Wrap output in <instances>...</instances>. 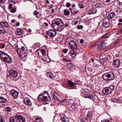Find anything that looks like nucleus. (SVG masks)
<instances>
[{
  "mask_svg": "<svg viewBox=\"0 0 122 122\" xmlns=\"http://www.w3.org/2000/svg\"><path fill=\"white\" fill-rule=\"evenodd\" d=\"M0 25L5 28L8 27L9 26L8 23L5 21H2L0 22Z\"/></svg>",
  "mask_w": 122,
  "mask_h": 122,
  "instance_id": "obj_15",
  "label": "nucleus"
},
{
  "mask_svg": "<svg viewBox=\"0 0 122 122\" xmlns=\"http://www.w3.org/2000/svg\"><path fill=\"white\" fill-rule=\"evenodd\" d=\"M108 73L109 77L108 79L109 81H112L114 80L115 77L112 71H111L108 72Z\"/></svg>",
  "mask_w": 122,
  "mask_h": 122,
  "instance_id": "obj_12",
  "label": "nucleus"
},
{
  "mask_svg": "<svg viewBox=\"0 0 122 122\" xmlns=\"http://www.w3.org/2000/svg\"><path fill=\"white\" fill-rule=\"evenodd\" d=\"M73 23L74 24H73V25H75L78 23V22L77 21H76L75 22H74Z\"/></svg>",
  "mask_w": 122,
  "mask_h": 122,
  "instance_id": "obj_64",
  "label": "nucleus"
},
{
  "mask_svg": "<svg viewBox=\"0 0 122 122\" xmlns=\"http://www.w3.org/2000/svg\"><path fill=\"white\" fill-rule=\"evenodd\" d=\"M118 99L116 98H114L112 100V101L114 103L117 102Z\"/></svg>",
  "mask_w": 122,
  "mask_h": 122,
  "instance_id": "obj_47",
  "label": "nucleus"
},
{
  "mask_svg": "<svg viewBox=\"0 0 122 122\" xmlns=\"http://www.w3.org/2000/svg\"><path fill=\"white\" fill-rule=\"evenodd\" d=\"M120 61L119 59H116L114 60L113 62V65L116 67H118L120 65Z\"/></svg>",
  "mask_w": 122,
  "mask_h": 122,
  "instance_id": "obj_13",
  "label": "nucleus"
},
{
  "mask_svg": "<svg viewBox=\"0 0 122 122\" xmlns=\"http://www.w3.org/2000/svg\"><path fill=\"white\" fill-rule=\"evenodd\" d=\"M115 86L113 85H111L108 87H105L103 89L102 91L105 94L107 95L111 94L114 89Z\"/></svg>",
  "mask_w": 122,
  "mask_h": 122,
  "instance_id": "obj_4",
  "label": "nucleus"
},
{
  "mask_svg": "<svg viewBox=\"0 0 122 122\" xmlns=\"http://www.w3.org/2000/svg\"><path fill=\"white\" fill-rule=\"evenodd\" d=\"M66 6L67 7H69L71 5V4L67 2L66 4Z\"/></svg>",
  "mask_w": 122,
  "mask_h": 122,
  "instance_id": "obj_52",
  "label": "nucleus"
},
{
  "mask_svg": "<svg viewBox=\"0 0 122 122\" xmlns=\"http://www.w3.org/2000/svg\"><path fill=\"white\" fill-rule=\"evenodd\" d=\"M64 14L68 16L70 14V12L68 10H64Z\"/></svg>",
  "mask_w": 122,
  "mask_h": 122,
  "instance_id": "obj_32",
  "label": "nucleus"
},
{
  "mask_svg": "<svg viewBox=\"0 0 122 122\" xmlns=\"http://www.w3.org/2000/svg\"><path fill=\"white\" fill-rule=\"evenodd\" d=\"M84 42V41L83 39H81L80 41V43L81 44H83Z\"/></svg>",
  "mask_w": 122,
  "mask_h": 122,
  "instance_id": "obj_60",
  "label": "nucleus"
},
{
  "mask_svg": "<svg viewBox=\"0 0 122 122\" xmlns=\"http://www.w3.org/2000/svg\"><path fill=\"white\" fill-rule=\"evenodd\" d=\"M75 84L76 85H80L81 84V81L79 80H75Z\"/></svg>",
  "mask_w": 122,
  "mask_h": 122,
  "instance_id": "obj_36",
  "label": "nucleus"
},
{
  "mask_svg": "<svg viewBox=\"0 0 122 122\" xmlns=\"http://www.w3.org/2000/svg\"><path fill=\"white\" fill-rule=\"evenodd\" d=\"M104 42H102V43L99 45L98 46V48L99 49H100L102 48H104L103 47V44Z\"/></svg>",
  "mask_w": 122,
  "mask_h": 122,
  "instance_id": "obj_41",
  "label": "nucleus"
},
{
  "mask_svg": "<svg viewBox=\"0 0 122 122\" xmlns=\"http://www.w3.org/2000/svg\"><path fill=\"white\" fill-rule=\"evenodd\" d=\"M5 33V30L0 29V33H1L4 34Z\"/></svg>",
  "mask_w": 122,
  "mask_h": 122,
  "instance_id": "obj_49",
  "label": "nucleus"
},
{
  "mask_svg": "<svg viewBox=\"0 0 122 122\" xmlns=\"http://www.w3.org/2000/svg\"><path fill=\"white\" fill-rule=\"evenodd\" d=\"M7 101L6 99L0 96V103H5Z\"/></svg>",
  "mask_w": 122,
  "mask_h": 122,
  "instance_id": "obj_24",
  "label": "nucleus"
},
{
  "mask_svg": "<svg viewBox=\"0 0 122 122\" xmlns=\"http://www.w3.org/2000/svg\"><path fill=\"white\" fill-rule=\"evenodd\" d=\"M9 74L11 77L15 78L17 77L18 73L15 70H10L9 71Z\"/></svg>",
  "mask_w": 122,
  "mask_h": 122,
  "instance_id": "obj_6",
  "label": "nucleus"
},
{
  "mask_svg": "<svg viewBox=\"0 0 122 122\" xmlns=\"http://www.w3.org/2000/svg\"><path fill=\"white\" fill-rule=\"evenodd\" d=\"M86 97L87 98H88L90 99H92L93 98V97L92 95L91 94H89L87 95L86 96Z\"/></svg>",
  "mask_w": 122,
  "mask_h": 122,
  "instance_id": "obj_31",
  "label": "nucleus"
},
{
  "mask_svg": "<svg viewBox=\"0 0 122 122\" xmlns=\"http://www.w3.org/2000/svg\"><path fill=\"white\" fill-rule=\"evenodd\" d=\"M107 35L106 34H105L102 37V38H105L107 37Z\"/></svg>",
  "mask_w": 122,
  "mask_h": 122,
  "instance_id": "obj_51",
  "label": "nucleus"
},
{
  "mask_svg": "<svg viewBox=\"0 0 122 122\" xmlns=\"http://www.w3.org/2000/svg\"><path fill=\"white\" fill-rule=\"evenodd\" d=\"M36 122H42V118L40 117H37L35 119Z\"/></svg>",
  "mask_w": 122,
  "mask_h": 122,
  "instance_id": "obj_33",
  "label": "nucleus"
},
{
  "mask_svg": "<svg viewBox=\"0 0 122 122\" xmlns=\"http://www.w3.org/2000/svg\"><path fill=\"white\" fill-rule=\"evenodd\" d=\"M61 102L62 105L66 106L71 102V100L69 99H65L62 100Z\"/></svg>",
  "mask_w": 122,
  "mask_h": 122,
  "instance_id": "obj_14",
  "label": "nucleus"
},
{
  "mask_svg": "<svg viewBox=\"0 0 122 122\" xmlns=\"http://www.w3.org/2000/svg\"><path fill=\"white\" fill-rule=\"evenodd\" d=\"M92 112L90 111L88 112L87 115V117H85V120L87 122H90L91 119L92 117Z\"/></svg>",
  "mask_w": 122,
  "mask_h": 122,
  "instance_id": "obj_10",
  "label": "nucleus"
},
{
  "mask_svg": "<svg viewBox=\"0 0 122 122\" xmlns=\"http://www.w3.org/2000/svg\"><path fill=\"white\" fill-rule=\"evenodd\" d=\"M101 4L100 3H97L95 6H98L100 5Z\"/></svg>",
  "mask_w": 122,
  "mask_h": 122,
  "instance_id": "obj_62",
  "label": "nucleus"
},
{
  "mask_svg": "<svg viewBox=\"0 0 122 122\" xmlns=\"http://www.w3.org/2000/svg\"><path fill=\"white\" fill-rule=\"evenodd\" d=\"M10 122H15V119L13 117H10Z\"/></svg>",
  "mask_w": 122,
  "mask_h": 122,
  "instance_id": "obj_38",
  "label": "nucleus"
},
{
  "mask_svg": "<svg viewBox=\"0 0 122 122\" xmlns=\"http://www.w3.org/2000/svg\"><path fill=\"white\" fill-rule=\"evenodd\" d=\"M15 118L17 122H25V118L21 116L16 115L15 116Z\"/></svg>",
  "mask_w": 122,
  "mask_h": 122,
  "instance_id": "obj_7",
  "label": "nucleus"
},
{
  "mask_svg": "<svg viewBox=\"0 0 122 122\" xmlns=\"http://www.w3.org/2000/svg\"><path fill=\"white\" fill-rule=\"evenodd\" d=\"M12 6V5L11 4H10L9 5V9H10L11 8Z\"/></svg>",
  "mask_w": 122,
  "mask_h": 122,
  "instance_id": "obj_61",
  "label": "nucleus"
},
{
  "mask_svg": "<svg viewBox=\"0 0 122 122\" xmlns=\"http://www.w3.org/2000/svg\"><path fill=\"white\" fill-rule=\"evenodd\" d=\"M104 26L106 28L108 27L110 25V23L109 21H105L103 23Z\"/></svg>",
  "mask_w": 122,
  "mask_h": 122,
  "instance_id": "obj_21",
  "label": "nucleus"
},
{
  "mask_svg": "<svg viewBox=\"0 0 122 122\" xmlns=\"http://www.w3.org/2000/svg\"><path fill=\"white\" fill-rule=\"evenodd\" d=\"M21 53H20V56L21 59L22 60L23 59V58H25L27 56V53L25 52H21Z\"/></svg>",
  "mask_w": 122,
  "mask_h": 122,
  "instance_id": "obj_19",
  "label": "nucleus"
},
{
  "mask_svg": "<svg viewBox=\"0 0 122 122\" xmlns=\"http://www.w3.org/2000/svg\"><path fill=\"white\" fill-rule=\"evenodd\" d=\"M73 50H72L70 51V54L72 57L75 58L76 56V54Z\"/></svg>",
  "mask_w": 122,
  "mask_h": 122,
  "instance_id": "obj_23",
  "label": "nucleus"
},
{
  "mask_svg": "<svg viewBox=\"0 0 122 122\" xmlns=\"http://www.w3.org/2000/svg\"><path fill=\"white\" fill-rule=\"evenodd\" d=\"M51 26L56 31L61 32L63 30L64 23L61 19L56 18L52 20Z\"/></svg>",
  "mask_w": 122,
  "mask_h": 122,
  "instance_id": "obj_1",
  "label": "nucleus"
},
{
  "mask_svg": "<svg viewBox=\"0 0 122 122\" xmlns=\"http://www.w3.org/2000/svg\"><path fill=\"white\" fill-rule=\"evenodd\" d=\"M79 7L81 8H83V5L82 4H79L78 5Z\"/></svg>",
  "mask_w": 122,
  "mask_h": 122,
  "instance_id": "obj_56",
  "label": "nucleus"
},
{
  "mask_svg": "<svg viewBox=\"0 0 122 122\" xmlns=\"http://www.w3.org/2000/svg\"><path fill=\"white\" fill-rule=\"evenodd\" d=\"M23 101L24 104L26 105L31 106L32 105L31 102L29 97H25Z\"/></svg>",
  "mask_w": 122,
  "mask_h": 122,
  "instance_id": "obj_11",
  "label": "nucleus"
},
{
  "mask_svg": "<svg viewBox=\"0 0 122 122\" xmlns=\"http://www.w3.org/2000/svg\"><path fill=\"white\" fill-rule=\"evenodd\" d=\"M57 96V93L56 92H54L53 94V98L57 100H58V98Z\"/></svg>",
  "mask_w": 122,
  "mask_h": 122,
  "instance_id": "obj_28",
  "label": "nucleus"
},
{
  "mask_svg": "<svg viewBox=\"0 0 122 122\" xmlns=\"http://www.w3.org/2000/svg\"><path fill=\"white\" fill-rule=\"evenodd\" d=\"M5 46V44L1 43L0 44V48L1 49L4 48Z\"/></svg>",
  "mask_w": 122,
  "mask_h": 122,
  "instance_id": "obj_43",
  "label": "nucleus"
},
{
  "mask_svg": "<svg viewBox=\"0 0 122 122\" xmlns=\"http://www.w3.org/2000/svg\"><path fill=\"white\" fill-rule=\"evenodd\" d=\"M61 61H65V62H68L70 61V60H69V57L68 56H66L64 58L62 59Z\"/></svg>",
  "mask_w": 122,
  "mask_h": 122,
  "instance_id": "obj_29",
  "label": "nucleus"
},
{
  "mask_svg": "<svg viewBox=\"0 0 122 122\" xmlns=\"http://www.w3.org/2000/svg\"><path fill=\"white\" fill-rule=\"evenodd\" d=\"M73 66V65L71 63H68L67 65V68L69 69L71 68Z\"/></svg>",
  "mask_w": 122,
  "mask_h": 122,
  "instance_id": "obj_37",
  "label": "nucleus"
},
{
  "mask_svg": "<svg viewBox=\"0 0 122 122\" xmlns=\"http://www.w3.org/2000/svg\"><path fill=\"white\" fill-rule=\"evenodd\" d=\"M119 44V41H117L115 42L114 44V46H115Z\"/></svg>",
  "mask_w": 122,
  "mask_h": 122,
  "instance_id": "obj_50",
  "label": "nucleus"
},
{
  "mask_svg": "<svg viewBox=\"0 0 122 122\" xmlns=\"http://www.w3.org/2000/svg\"><path fill=\"white\" fill-rule=\"evenodd\" d=\"M19 92L16 90L13 89L11 90L10 94H11L15 99H16L18 97Z\"/></svg>",
  "mask_w": 122,
  "mask_h": 122,
  "instance_id": "obj_9",
  "label": "nucleus"
},
{
  "mask_svg": "<svg viewBox=\"0 0 122 122\" xmlns=\"http://www.w3.org/2000/svg\"><path fill=\"white\" fill-rule=\"evenodd\" d=\"M69 44L70 47L72 50L76 51L77 50V45L74 41H71L69 43Z\"/></svg>",
  "mask_w": 122,
  "mask_h": 122,
  "instance_id": "obj_5",
  "label": "nucleus"
},
{
  "mask_svg": "<svg viewBox=\"0 0 122 122\" xmlns=\"http://www.w3.org/2000/svg\"><path fill=\"white\" fill-rule=\"evenodd\" d=\"M68 86L70 87H73L75 85V83L70 80H68Z\"/></svg>",
  "mask_w": 122,
  "mask_h": 122,
  "instance_id": "obj_26",
  "label": "nucleus"
},
{
  "mask_svg": "<svg viewBox=\"0 0 122 122\" xmlns=\"http://www.w3.org/2000/svg\"><path fill=\"white\" fill-rule=\"evenodd\" d=\"M16 8L15 7L14 8H12L10 12L12 13H14L16 11Z\"/></svg>",
  "mask_w": 122,
  "mask_h": 122,
  "instance_id": "obj_44",
  "label": "nucleus"
},
{
  "mask_svg": "<svg viewBox=\"0 0 122 122\" xmlns=\"http://www.w3.org/2000/svg\"><path fill=\"white\" fill-rule=\"evenodd\" d=\"M61 121L63 122H70L69 119L66 117H65L64 119L61 120Z\"/></svg>",
  "mask_w": 122,
  "mask_h": 122,
  "instance_id": "obj_30",
  "label": "nucleus"
},
{
  "mask_svg": "<svg viewBox=\"0 0 122 122\" xmlns=\"http://www.w3.org/2000/svg\"><path fill=\"white\" fill-rule=\"evenodd\" d=\"M70 10L71 12V15H72L76 14L79 11L78 10L74 8L70 9Z\"/></svg>",
  "mask_w": 122,
  "mask_h": 122,
  "instance_id": "obj_18",
  "label": "nucleus"
},
{
  "mask_svg": "<svg viewBox=\"0 0 122 122\" xmlns=\"http://www.w3.org/2000/svg\"><path fill=\"white\" fill-rule=\"evenodd\" d=\"M81 91V93H88L90 92L89 90L84 88H82Z\"/></svg>",
  "mask_w": 122,
  "mask_h": 122,
  "instance_id": "obj_27",
  "label": "nucleus"
},
{
  "mask_svg": "<svg viewBox=\"0 0 122 122\" xmlns=\"http://www.w3.org/2000/svg\"><path fill=\"white\" fill-rule=\"evenodd\" d=\"M97 10L96 9H92L91 10L89 11V12L87 13V15L91 14H94L96 13Z\"/></svg>",
  "mask_w": 122,
  "mask_h": 122,
  "instance_id": "obj_20",
  "label": "nucleus"
},
{
  "mask_svg": "<svg viewBox=\"0 0 122 122\" xmlns=\"http://www.w3.org/2000/svg\"><path fill=\"white\" fill-rule=\"evenodd\" d=\"M68 51V50L67 49H64L63 50V52L64 53H66Z\"/></svg>",
  "mask_w": 122,
  "mask_h": 122,
  "instance_id": "obj_58",
  "label": "nucleus"
},
{
  "mask_svg": "<svg viewBox=\"0 0 122 122\" xmlns=\"http://www.w3.org/2000/svg\"><path fill=\"white\" fill-rule=\"evenodd\" d=\"M39 12L37 11L36 10L35 11L34 13V15H36L39 14Z\"/></svg>",
  "mask_w": 122,
  "mask_h": 122,
  "instance_id": "obj_53",
  "label": "nucleus"
},
{
  "mask_svg": "<svg viewBox=\"0 0 122 122\" xmlns=\"http://www.w3.org/2000/svg\"><path fill=\"white\" fill-rule=\"evenodd\" d=\"M102 78L105 81H109L108 79V73H106L103 74L102 76Z\"/></svg>",
  "mask_w": 122,
  "mask_h": 122,
  "instance_id": "obj_17",
  "label": "nucleus"
},
{
  "mask_svg": "<svg viewBox=\"0 0 122 122\" xmlns=\"http://www.w3.org/2000/svg\"><path fill=\"white\" fill-rule=\"evenodd\" d=\"M99 42H97L95 43H93L92 44L90 45L91 46L93 47L94 46H95L99 44Z\"/></svg>",
  "mask_w": 122,
  "mask_h": 122,
  "instance_id": "obj_40",
  "label": "nucleus"
},
{
  "mask_svg": "<svg viewBox=\"0 0 122 122\" xmlns=\"http://www.w3.org/2000/svg\"><path fill=\"white\" fill-rule=\"evenodd\" d=\"M81 122H87L85 120V118L84 120L83 119H81L80 120Z\"/></svg>",
  "mask_w": 122,
  "mask_h": 122,
  "instance_id": "obj_55",
  "label": "nucleus"
},
{
  "mask_svg": "<svg viewBox=\"0 0 122 122\" xmlns=\"http://www.w3.org/2000/svg\"><path fill=\"white\" fill-rule=\"evenodd\" d=\"M69 25L67 23L66 24H65V25H64V26H63V27H66L68 26Z\"/></svg>",
  "mask_w": 122,
  "mask_h": 122,
  "instance_id": "obj_63",
  "label": "nucleus"
},
{
  "mask_svg": "<svg viewBox=\"0 0 122 122\" xmlns=\"http://www.w3.org/2000/svg\"><path fill=\"white\" fill-rule=\"evenodd\" d=\"M117 34L118 35L122 34V27L117 32Z\"/></svg>",
  "mask_w": 122,
  "mask_h": 122,
  "instance_id": "obj_46",
  "label": "nucleus"
},
{
  "mask_svg": "<svg viewBox=\"0 0 122 122\" xmlns=\"http://www.w3.org/2000/svg\"><path fill=\"white\" fill-rule=\"evenodd\" d=\"M76 28L78 29H81L83 28V26L82 25H78L77 26Z\"/></svg>",
  "mask_w": 122,
  "mask_h": 122,
  "instance_id": "obj_48",
  "label": "nucleus"
},
{
  "mask_svg": "<svg viewBox=\"0 0 122 122\" xmlns=\"http://www.w3.org/2000/svg\"><path fill=\"white\" fill-rule=\"evenodd\" d=\"M47 75V76L51 79H52L54 77L53 74L50 72H48Z\"/></svg>",
  "mask_w": 122,
  "mask_h": 122,
  "instance_id": "obj_25",
  "label": "nucleus"
},
{
  "mask_svg": "<svg viewBox=\"0 0 122 122\" xmlns=\"http://www.w3.org/2000/svg\"><path fill=\"white\" fill-rule=\"evenodd\" d=\"M5 0H0V4H2L5 3Z\"/></svg>",
  "mask_w": 122,
  "mask_h": 122,
  "instance_id": "obj_54",
  "label": "nucleus"
},
{
  "mask_svg": "<svg viewBox=\"0 0 122 122\" xmlns=\"http://www.w3.org/2000/svg\"><path fill=\"white\" fill-rule=\"evenodd\" d=\"M41 51L42 54L43 56H46V50L42 49H41Z\"/></svg>",
  "mask_w": 122,
  "mask_h": 122,
  "instance_id": "obj_35",
  "label": "nucleus"
},
{
  "mask_svg": "<svg viewBox=\"0 0 122 122\" xmlns=\"http://www.w3.org/2000/svg\"><path fill=\"white\" fill-rule=\"evenodd\" d=\"M115 16V14L113 12L110 13L108 15V18L110 20H111L114 18Z\"/></svg>",
  "mask_w": 122,
  "mask_h": 122,
  "instance_id": "obj_16",
  "label": "nucleus"
},
{
  "mask_svg": "<svg viewBox=\"0 0 122 122\" xmlns=\"http://www.w3.org/2000/svg\"><path fill=\"white\" fill-rule=\"evenodd\" d=\"M47 34L50 37H53L56 35V32L54 30L50 29L47 31Z\"/></svg>",
  "mask_w": 122,
  "mask_h": 122,
  "instance_id": "obj_8",
  "label": "nucleus"
},
{
  "mask_svg": "<svg viewBox=\"0 0 122 122\" xmlns=\"http://www.w3.org/2000/svg\"><path fill=\"white\" fill-rule=\"evenodd\" d=\"M15 34L17 35H20L21 34V30L18 28L15 30Z\"/></svg>",
  "mask_w": 122,
  "mask_h": 122,
  "instance_id": "obj_22",
  "label": "nucleus"
},
{
  "mask_svg": "<svg viewBox=\"0 0 122 122\" xmlns=\"http://www.w3.org/2000/svg\"><path fill=\"white\" fill-rule=\"evenodd\" d=\"M101 122H109V121L108 119L105 120L103 121H102Z\"/></svg>",
  "mask_w": 122,
  "mask_h": 122,
  "instance_id": "obj_59",
  "label": "nucleus"
},
{
  "mask_svg": "<svg viewBox=\"0 0 122 122\" xmlns=\"http://www.w3.org/2000/svg\"><path fill=\"white\" fill-rule=\"evenodd\" d=\"M71 107L73 109H75L77 108V105L76 104H73L71 106Z\"/></svg>",
  "mask_w": 122,
  "mask_h": 122,
  "instance_id": "obj_39",
  "label": "nucleus"
},
{
  "mask_svg": "<svg viewBox=\"0 0 122 122\" xmlns=\"http://www.w3.org/2000/svg\"><path fill=\"white\" fill-rule=\"evenodd\" d=\"M6 110L8 112H10L11 110V108L9 107H7L5 108Z\"/></svg>",
  "mask_w": 122,
  "mask_h": 122,
  "instance_id": "obj_45",
  "label": "nucleus"
},
{
  "mask_svg": "<svg viewBox=\"0 0 122 122\" xmlns=\"http://www.w3.org/2000/svg\"><path fill=\"white\" fill-rule=\"evenodd\" d=\"M0 59L8 63H11L12 62L11 57L2 51H0Z\"/></svg>",
  "mask_w": 122,
  "mask_h": 122,
  "instance_id": "obj_3",
  "label": "nucleus"
},
{
  "mask_svg": "<svg viewBox=\"0 0 122 122\" xmlns=\"http://www.w3.org/2000/svg\"><path fill=\"white\" fill-rule=\"evenodd\" d=\"M60 115L61 118V120L64 119L65 117H66L65 116V115L63 114L60 113Z\"/></svg>",
  "mask_w": 122,
  "mask_h": 122,
  "instance_id": "obj_42",
  "label": "nucleus"
},
{
  "mask_svg": "<svg viewBox=\"0 0 122 122\" xmlns=\"http://www.w3.org/2000/svg\"><path fill=\"white\" fill-rule=\"evenodd\" d=\"M38 99L39 101L44 102L46 104H48V102L50 101L51 98L48 92L45 91L39 95Z\"/></svg>",
  "mask_w": 122,
  "mask_h": 122,
  "instance_id": "obj_2",
  "label": "nucleus"
},
{
  "mask_svg": "<svg viewBox=\"0 0 122 122\" xmlns=\"http://www.w3.org/2000/svg\"><path fill=\"white\" fill-rule=\"evenodd\" d=\"M0 122H5L4 119L1 117H0Z\"/></svg>",
  "mask_w": 122,
  "mask_h": 122,
  "instance_id": "obj_57",
  "label": "nucleus"
},
{
  "mask_svg": "<svg viewBox=\"0 0 122 122\" xmlns=\"http://www.w3.org/2000/svg\"><path fill=\"white\" fill-rule=\"evenodd\" d=\"M107 60V58H103L101 60V62L102 64H104Z\"/></svg>",
  "mask_w": 122,
  "mask_h": 122,
  "instance_id": "obj_34",
  "label": "nucleus"
}]
</instances>
